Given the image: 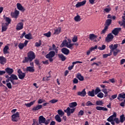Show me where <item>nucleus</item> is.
Here are the masks:
<instances>
[{"label":"nucleus","instance_id":"nucleus-1","mask_svg":"<svg viewBox=\"0 0 125 125\" xmlns=\"http://www.w3.org/2000/svg\"><path fill=\"white\" fill-rule=\"evenodd\" d=\"M36 58L35 54L33 51H30L27 53V57H25L24 60L22 61V62L25 63L32 62Z\"/></svg>","mask_w":125,"mask_h":125},{"label":"nucleus","instance_id":"nucleus-2","mask_svg":"<svg viewBox=\"0 0 125 125\" xmlns=\"http://www.w3.org/2000/svg\"><path fill=\"white\" fill-rule=\"evenodd\" d=\"M76 108H70L69 107L65 110H64V112L67 113L68 117L70 116L71 114H72L75 112Z\"/></svg>","mask_w":125,"mask_h":125},{"label":"nucleus","instance_id":"nucleus-3","mask_svg":"<svg viewBox=\"0 0 125 125\" xmlns=\"http://www.w3.org/2000/svg\"><path fill=\"white\" fill-rule=\"evenodd\" d=\"M18 76L20 79L23 80V79H24V78L26 76V74L25 73L22 72V71L21 69H19L18 70Z\"/></svg>","mask_w":125,"mask_h":125},{"label":"nucleus","instance_id":"nucleus-4","mask_svg":"<svg viewBox=\"0 0 125 125\" xmlns=\"http://www.w3.org/2000/svg\"><path fill=\"white\" fill-rule=\"evenodd\" d=\"M122 28L120 27H116L114 29V30H112L111 33L112 34L117 36L119 32L121 31Z\"/></svg>","mask_w":125,"mask_h":125},{"label":"nucleus","instance_id":"nucleus-5","mask_svg":"<svg viewBox=\"0 0 125 125\" xmlns=\"http://www.w3.org/2000/svg\"><path fill=\"white\" fill-rule=\"evenodd\" d=\"M20 117V114L18 112H17L16 113L12 115V121L13 122H17L18 121V119H16L17 118Z\"/></svg>","mask_w":125,"mask_h":125},{"label":"nucleus","instance_id":"nucleus-6","mask_svg":"<svg viewBox=\"0 0 125 125\" xmlns=\"http://www.w3.org/2000/svg\"><path fill=\"white\" fill-rule=\"evenodd\" d=\"M114 39V36L112 34V33H109L108 34L107 36L105 38V42H110L113 40Z\"/></svg>","mask_w":125,"mask_h":125},{"label":"nucleus","instance_id":"nucleus-7","mask_svg":"<svg viewBox=\"0 0 125 125\" xmlns=\"http://www.w3.org/2000/svg\"><path fill=\"white\" fill-rule=\"evenodd\" d=\"M18 80V78L17 76L14 74H12V75H10V77H9V78H7V79L6 80V82L9 83L10 81L11 82V80Z\"/></svg>","mask_w":125,"mask_h":125},{"label":"nucleus","instance_id":"nucleus-8","mask_svg":"<svg viewBox=\"0 0 125 125\" xmlns=\"http://www.w3.org/2000/svg\"><path fill=\"white\" fill-rule=\"evenodd\" d=\"M5 73H7L9 76H11L14 72L13 69L7 67L5 69Z\"/></svg>","mask_w":125,"mask_h":125},{"label":"nucleus","instance_id":"nucleus-9","mask_svg":"<svg viewBox=\"0 0 125 125\" xmlns=\"http://www.w3.org/2000/svg\"><path fill=\"white\" fill-rule=\"evenodd\" d=\"M78 63H83V62H81V61L73 62H72V65L68 66V70L71 71V70L73 69L74 66H75V64Z\"/></svg>","mask_w":125,"mask_h":125},{"label":"nucleus","instance_id":"nucleus-10","mask_svg":"<svg viewBox=\"0 0 125 125\" xmlns=\"http://www.w3.org/2000/svg\"><path fill=\"white\" fill-rule=\"evenodd\" d=\"M42 107V104H37V106H34L33 108H32V111L36 112V111L39 110L41 109Z\"/></svg>","mask_w":125,"mask_h":125},{"label":"nucleus","instance_id":"nucleus-11","mask_svg":"<svg viewBox=\"0 0 125 125\" xmlns=\"http://www.w3.org/2000/svg\"><path fill=\"white\" fill-rule=\"evenodd\" d=\"M55 56V52L54 51H51L45 56L46 58H53Z\"/></svg>","mask_w":125,"mask_h":125},{"label":"nucleus","instance_id":"nucleus-12","mask_svg":"<svg viewBox=\"0 0 125 125\" xmlns=\"http://www.w3.org/2000/svg\"><path fill=\"white\" fill-rule=\"evenodd\" d=\"M86 0H84L83 1H82V2H78L77 4H76L75 7L76 8L81 7L83 6L84 5H85V4H86Z\"/></svg>","mask_w":125,"mask_h":125},{"label":"nucleus","instance_id":"nucleus-13","mask_svg":"<svg viewBox=\"0 0 125 125\" xmlns=\"http://www.w3.org/2000/svg\"><path fill=\"white\" fill-rule=\"evenodd\" d=\"M9 25L6 23H2L1 24V32H6Z\"/></svg>","mask_w":125,"mask_h":125},{"label":"nucleus","instance_id":"nucleus-14","mask_svg":"<svg viewBox=\"0 0 125 125\" xmlns=\"http://www.w3.org/2000/svg\"><path fill=\"white\" fill-rule=\"evenodd\" d=\"M61 51L64 55H68L70 53V50L67 48H62L61 49Z\"/></svg>","mask_w":125,"mask_h":125},{"label":"nucleus","instance_id":"nucleus-15","mask_svg":"<svg viewBox=\"0 0 125 125\" xmlns=\"http://www.w3.org/2000/svg\"><path fill=\"white\" fill-rule=\"evenodd\" d=\"M58 57L62 62H64L66 60V57L63 54H58Z\"/></svg>","mask_w":125,"mask_h":125},{"label":"nucleus","instance_id":"nucleus-16","mask_svg":"<svg viewBox=\"0 0 125 125\" xmlns=\"http://www.w3.org/2000/svg\"><path fill=\"white\" fill-rule=\"evenodd\" d=\"M46 121V118H44L43 116H40L39 117V124H44Z\"/></svg>","mask_w":125,"mask_h":125},{"label":"nucleus","instance_id":"nucleus-17","mask_svg":"<svg viewBox=\"0 0 125 125\" xmlns=\"http://www.w3.org/2000/svg\"><path fill=\"white\" fill-rule=\"evenodd\" d=\"M3 19L5 20V21L6 22V23H4V24H7V25H9L10 24H11V19H10V18L5 17V15H4Z\"/></svg>","mask_w":125,"mask_h":125},{"label":"nucleus","instance_id":"nucleus-18","mask_svg":"<svg viewBox=\"0 0 125 125\" xmlns=\"http://www.w3.org/2000/svg\"><path fill=\"white\" fill-rule=\"evenodd\" d=\"M23 28V23L22 22H20L16 26V30H22Z\"/></svg>","mask_w":125,"mask_h":125},{"label":"nucleus","instance_id":"nucleus-19","mask_svg":"<svg viewBox=\"0 0 125 125\" xmlns=\"http://www.w3.org/2000/svg\"><path fill=\"white\" fill-rule=\"evenodd\" d=\"M17 7L18 9L22 12H24L25 11V9H24V7H23L21 4H20L19 3H17Z\"/></svg>","mask_w":125,"mask_h":125},{"label":"nucleus","instance_id":"nucleus-20","mask_svg":"<svg viewBox=\"0 0 125 125\" xmlns=\"http://www.w3.org/2000/svg\"><path fill=\"white\" fill-rule=\"evenodd\" d=\"M78 95L80 96H82L84 97L85 95H86V92H85V89H83L82 92H78Z\"/></svg>","mask_w":125,"mask_h":125},{"label":"nucleus","instance_id":"nucleus-21","mask_svg":"<svg viewBox=\"0 0 125 125\" xmlns=\"http://www.w3.org/2000/svg\"><path fill=\"white\" fill-rule=\"evenodd\" d=\"M6 63V59L3 56H0V63L4 65Z\"/></svg>","mask_w":125,"mask_h":125},{"label":"nucleus","instance_id":"nucleus-22","mask_svg":"<svg viewBox=\"0 0 125 125\" xmlns=\"http://www.w3.org/2000/svg\"><path fill=\"white\" fill-rule=\"evenodd\" d=\"M26 72L34 73L35 72L34 67L28 66L26 67Z\"/></svg>","mask_w":125,"mask_h":125},{"label":"nucleus","instance_id":"nucleus-23","mask_svg":"<svg viewBox=\"0 0 125 125\" xmlns=\"http://www.w3.org/2000/svg\"><path fill=\"white\" fill-rule=\"evenodd\" d=\"M118 47V44H115L114 45V46H113V44H112L111 45L109 46L111 51H113L114 50L117 49Z\"/></svg>","mask_w":125,"mask_h":125},{"label":"nucleus","instance_id":"nucleus-24","mask_svg":"<svg viewBox=\"0 0 125 125\" xmlns=\"http://www.w3.org/2000/svg\"><path fill=\"white\" fill-rule=\"evenodd\" d=\"M112 24V20L111 19H108L105 21V23L104 24L105 27L108 28L109 26Z\"/></svg>","mask_w":125,"mask_h":125},{"label":"nucleus","instance_id":"nucleus-25","mask_svg":"<svg viewBox=\"0 0 125 125\" xmlns=\"http://www.w3.org/2000/svg\"><path fill=\"white\" fill-rule=\"evenodd\" d=\"M121 98L125 99V93L122 92L118 94L117 100H120Z\"/></svg>","mask_w":125,"mask_h":125},{"label":"nucleus","instance_id":"nucleus-26","mask_svg":"<svg viewBox=\"0 0 125 125\" xmlns=\"http://www.w3.org/2000/svg\"><path fill=\"white\" fill-rule=\"evenodd\" d=\"M76 78L79 79L80 81H84V77L80 73H78L77 75H76Z\"/></svg>","mask_w":125,"mask_h":125},{"label":"nucleus","instance_id":"nucleus-27","mask_svg":"<svg viewBox=\"0 0 125 125\" xmlns=\"http://www.w3.org/2000/svg\"><path fill=\"white\" fill-rule=\"evenodd\" d=\"M96 109L98 111H99V110H103L104 111H108L107 108H106V107H102V106H97L96 107Z\"/></svg>","mask_w":125,"mask_h":125},{"label":"nucleus","instance_id":"nucleus-28","mask_svg":"<svg viewBox=\"0 0 125 125\" xmlns=\"http://www.w3.org/2000/svg\"><path fill=\"white\" fill-rule=\"evenodd\" d=\"M55 119L58 123H61L62 122V119L61 118V116H60L59 114H57L55 116Z\"/></svg>","mask_w":125,"mask_h":125},{"label":"nucleus","instance_id":"nucleus-29","mask_svg":"<svg viewBox=\"0 0 125 125\" xmlns=\"http://www.w3.org/2000/svg\"><path fill=\"white\" fill-rule=\"evenodd\" d=\"M95 90L92 89L91 91H89L87 92V95L91 97H94L95 96Z\"/></svg>","mask_w":125,"mask_h":125},{"label":"nucleus","instance_id":"nucleus-30","mask_svg":"<svg viewBox=\"0 0 125 125\" xmlns=\"http://www.w3.org/2000/svg\"><path fill=\"white\" fill-rule=\"evenodd\" d=\"M97 38V36H96L94 34H90L89 35V39H90L91 41H94Z\"/></svg>","mask_w":125,"mask_h":125},{"label":"nucleus","instance_id":"nucleus-31","mask_svg":"<svg viewBox=\"0 0 125 125\" xmlns=\"http://www.w3.org/2000/svg\"><path fill=\"white\" fill-rule=\"evenodd\" d=\"M9 49V47L8 46H5L3 49V52L4 54H7L9 53V52L8 50Z\"/></svg>","mask_w":125,"mask_h":125},{"label":"nucleus","instance_id":"nucleus-32","mask_svg":"<svg viewBox=\"0 0 125 125\" xmlns=\"http://www.w3.org/2000/svg\"><path fill=\"white\" fill-rule=\"evenodd\" d=\"M61 32V28L58 27L55 30L54 35H59Z\"/></svg>","mask_w":125,"mask_h":125},{"label":"nucleus","instance_id":"nucleus-33","mask_svg":"<svg viewBox=\"0 0 125 125\" xmlns=\"http://www.w3.org/2000/svg\"><path fill=\"white\" fill-rule=\"evenodd\" d=\"M24 37L26 39H27L28 40L33 39V37H32V34H31V33H29L28 34H26Z\"/></svg>","mask_w":125,"mask_h":125},{"label":"nucleus","instance_id":"nucleus-34","mask_svg":"<svg viewBox=\"0 0 125 125\" xmlns=\"http://www.w3.org/2000/svg\"><path fill=\"white\" fill-rule=\"evenodd\" d=\"M78 105V104L76 102L70 103L69 104V106L70 108H74Z\"/></svg>","mask_w":125,"mask_h":125},{"label":"nucleus","instance_id":"nucleus-35","mask_svg":"<svg viewBox=\"0 0 125 125\" xmlns=\"http://www.w3.org/2000/svg\"><path fill=\"white\" fill-rule=\"evenodd\" d=\"M57 113L60 117H62L64 115V112L62 109L58 110Z\"/></svg>","mask_w":125,"mask_h":125},{"label":"nucleus","instance_id":"nucleus-36","mask_svg":"<svg viewBox=\"0 0 125 125\" xmlns=\"http://www.w3.org/2000/svg\"><path fill=\"white\" fill-rule=\"evenodd\" d=\"M74 20L76 22L80 21H81V16L79 15L75 16L74 18Z\"/></svg>","mask_w":125,"mask_h":125},{"label":"nucleus","instance_id":"nucleus-37","mask_svg":"<svg viewBox=\"0 0 125 125\" xmlns=\"http://www.w3.org/2000/svg\"><path fill=\"white\" fill-rule=\"evenodd\" d=\"M101 91L100 88L99 87H97L96 89L94 90V94L95 95H97L99 93H100Z\"/></svg>","mask_w":125,"mask_h":125},{"label":"nucleus","instance_id":"nucleus-38","mask_svg":"<svg viewBox=\"0 0 125 125\" xmlns=\"http://www.w3.org/2000/svg\"><path fill=\"white\" fill-rule=\"evenodd\" d=\"M35 102H36V101H34L33 102H31L30 103L25 104V106H26L27 107H30V106L34 105Z\"/></svg>","mask_w":125,"mask_h":125},{"label":"nucleus","instance_id":"nucleus-39","mask_svg":"<svg viewBox=\"0 0 125 125\" xmlns=\"http://www.w3.org/2000/svg\"><path fill=\"white\" fill-rule=\"evenodd\" d=\"M68 44H69V42H67L66 40H64L62 42L61 44L62 47H64V45H67Z\"/></svg>","mask_w":125,"mask_h":125},{"label":"nucleus","instance_id":"nucleus-40","mask_svg":"<svg viewBox=\"0 0 125 125\" xmlns=\"http://www.w3.org/2000/svg\"><path fill=\"white\" fill-rule=\"evenodd\" d=\"M74 45V43H68L67 45H66L65 46L69 48L70 50H72L73 49V46Z\"/></svg>","mask_w":125,"mask_h":125},{"label":"nucleus","instance_id":"nucleus-41","mask_svg":"<svg viewBox=\"0 0 125 125\" xmlns=\"http://www.w3.org/2000/svg\"><path fill=\"white\" fill-rule=\"evenodd\" d=\"M120 123H123L124 122V121H125L124 114H122V115L120 116Z\"/></svg>","mask_w":125,"mask_h":125},{"label":"nucleus","instance_id":"nucleus-42","mask_svg":"<svg viewBox=\"0 0 125 125\" xmlns=\"http://www.w3.org/2000/svg\"><path fill=\"white\" fill-rule=\"evenodd\" d=\"M108 27L107 26H105L104 27V29L101 32V34H105L106 32L107 31V30H108Z\"/></svg>","mask_w":125,"mask_h":125},{"label":"nucleus","instance_id":"nucleus-43","mask_svg":"<svg viewBox=\"0 0 125 125\" xmlns=\"http://www.w3.org/2000/svg\"><path fill=\"white\" fill-rule=\"evenodd\" d=\"M18 46L20 49L21 50L25 46L23 44V43H20Z\"/></svg>","mask_w":125,"mask_h":125},{"label":"nucleus","instance_id":"nucleus-44","mask_svg":"<svg viewBox=\"0 0 125 125\" xmlns=\"http://www.w3.org/2000/svg\"><path fill=\"white\" fill-rule=\"evenodd\" d=\"M106 48V45L104 44H103L102 47L99 46L98 47V49L101 51H103L104 50H105Z\"/></svg>","mask_w":125,"mask_h":125},{"label":"nucleus","instance_id":"nucleus-45","mask_svg":"<svg viewBox=\"0 0 125 125\" xmlns=\"http://www.w3.org/2000/svg\"><path fill=\"white\" fill-rule=\"evenodd\" d=\"M52 48H53V50H54L56 53H58L59 50L57 48H56L55 44H52Z\"/></svg>","mask_w":125,"mask_h":125},{"label":"nucleus","instance_id":"nucleus-46","mask_svg":"<svg viewBox=\"0 0 125 125\" xmlns=\"http://www.w3.org/2000/svg\"><path fill=\"white\" fill-rule=\"evenodd\" d=\"M96 104L97 106H102L103 103L102 101H97L96 103Z\"/></svg>","mask_w":125,"mask_h":125},{"label":"nucleus","instance_id":"nucleus-47","mask_svg":"<svg viewBox=\"0 0 125 125\" xmlns=\"http://www.w3.org/2000/svg\"><path fill=\"white\" fill-rule=\"evenodd\" d=\"M94 104H92V103L90 101H88L86 103V106H94Z\"/></svg>","mask_w":125,"mask_h":125},{"label":"nucleus","instance_id":"nucleus-48","mask_svg":"<svg viewBox=\"0 0 125 125\" xmlns=\"http://www.w3.org/2000/svg\"><path fill=\"white\" fill-rule=\"evenodd\" d=\"M111 98H109L110 101H112V100H114L115 99L117 98V94L113 95L111 96Z\"/></svg>","mask_w":125,"mask_h":125},{"label":"nucleus","instance_id":"nucleus-49","mask_svg":"<svg viewBox=\"0 0 125 125\" xmlns=\"http://www.w3.org/2000/svg\"><path fill=\"white\" fill-rule=\"evenodd\" d=\"M112 55V53L111 52L109 53V54H103V58H106L107 57H109V56H111Z\"/></svg>","mask_w":125,"mask_h":125},{"label":"nucleus","instance_id":"nucleus-50","mask_svg":"<svg viewBox=\"0 0 125 125\" xmlns=\"http://www.w3.org/2000/svg\"><path fill=\"white\" fill-rule=\"evenodd\" d=\"M104 94L103 92H100L98 95L97 97L100 99H102L104 97Z\"/></svg>","mask_w":125,"mask_h":125},{"label":"nucleus","instance_id":"nucleus-51","mask_svg":"<svg viewBox=\"0 0 125 125\" xmlns=\"http://www.w3.org/2000/svg\"><path fill=\"white\" fill-rule=\"evenodd\" d=\"M45 102V100L40 99H39V100L38 101V104H42Z\"/></svg>","mask_w":125,"mask_h":125},{"label":"nucleus","instance_id":"nucleus-52","mask_svg":"<svg viewBox=\"0 0 125 125\" xmlns=\"http://www.w3.org/2000/svg\"><path fill=\"white\" fill-rule=\"evenodd\" d=\"M111 11V8H106L104 10V13H109V12H110Z\"/></svg>","mask_w":125,"mask_h":125},{"label":"nucleus","instance_id":"nucleus-53","mask_svg":"<svg viewBox=\"0 0 125 125\" xmlns=\"http://www.w3.org/2000/svg\"><path fill=\"white\" fill-rule=\"evenodd\" d=\"M58 102V100L52 99L49 101V103H51L52 104H54Z\"/></svg>","mask_w":125,"mask_h":125},{"label":"nucleus","instance_id":"nucleus-54","mask_svg":"<svg viewBox=\"0 0 125 125\" xmlns=\"http://www.w3.org/2000/svg\"><path fill=\"white\" fill-rule=\"evenodd\" d=\"M44 35L46 37L49 38L51 36V32L49 31L48 33H44Z\"/></svg>","mask_w":125,"mask_h":125},{"label":"nucleus","instance_id":"nucleus-55","mask_svg":"<svg viewBox=\"0 0 125 125\" xmlns=\"http://www.w3.org/2000/svg\"><path fill=\"white\" fill-rule=\"evenodd\" d=\"M34 62L37 65H40V60L38 59H36L35 60H34Z\"/></svg>","mask_w":125,"mask_h":125},{"label":"nucleus","instance_id":"nucleus-56","mask_svg":"<svg viewBox=\"0 0 125 125\" xmlns=\"http://www.w3.org/2000/svg\"><path fill=\"white\" fill-rule=\"evenodd\" d=\"M42 45V42L41 41H39V42H36L35 43V46L36 47H40Z\"/></svg>","mask_w":125,"mask_h":125},{"label":"nucleus","instance_id":"nucleus-57","mask_svg":"<svg viewBox=\"0 0 125 125\" xmlns=\"http://www.w3.org/2000/svg\"><path fill=\"white\" fill-rule=\"evenodd\" d=\"M6 85H7V87L8 88V89H11L12 88L11 83H7Z\"/></svg>","mask_w":125,"mask_h":125},{"label":"nucleus","instance_id":"nucleus-58","mask_svg":"<svg viewBox=\"0 0 125 125\" xmlns=\"http://www.w3.org/2000/svg\"><path fill=\"white\" fill-rule=\"evenodd\" d=\"M106 121H107L109 122H112L114 121L113 118L111 116H110L107 119H106Z\"/></svg>","mask_w":125,"mask_h":125},{"label":"nucleus","instance_id":"nucleus-59","mask_svg":"<svg viewBox=\"0 0 125 125\" xmlns=\"http://www.w3.org/2000/svg\"><path fill=\"white\" fill-rule=\"evenodd\" d=\"M84 114V111L83 110H80L78 114V116H82Z\"/></svg>","mask_w":125,"mask_h":125},{"label":"nucleus","instance_id":"nucleus-60","mask_svg":"<svg viewBox=\"0 0 125 125\" xmlns=\"http://www.w3.org/2000/svg\"><path fill=\"white\" fill-rule=\"evenodd\" d=\"M114 121H115L117 124H120V123H121L119 119L117 118H115L114 120Z\"/></svg>","mask_w":125,"mask_h":125},{"label":"nucleus","instance_id":"nucleus-61","mask_svg":"<svg viewBox=\"0 0 125 125\" xmlns=\"http://www.w3.org/2000/svg\"><path fill=\"white\" fill-rule=\"evenodd\" d=\"M78 80L77 78H74L73 81V83L74 84H78Z\"/></svg>","mask_w":125,"mask_h":125},{"label":"nucleus","instance_id":"nucleus-62","mask_svg":"<svg viewBox=\"0 0 125 125\" xmlns=\"http://www.w3.org/2000/svg\"><path fill=\"white\" fill-rule=\"evenodd\" d=\"M119 51H120V50H118V49H116V51H114V52H113L114 56H116Z\"/></svg>","mask_w":125,"mask_h":125},{"label":"nucleus","instance_id":"nucleus-63","mask_svg":"<svg viewBox=\"0 0 125 125\" xmlns=\"http://www.w3.org/2000/svg\"><path fill=\"white\" fill-rule=\"evenodd\" d=\"M97 49V45H95L94 47H91L90 48L89 50L91 51H94V50H96Z\"/></svg>","mask_w":125,"mask_h":125},{"label":"nucleus","instance_id":"nucleus-64","mask_svg":"<svg viewBox=\"0 0 125 125\" xmlns=\"http://www.w3.org/2000/svg\"><path fill=\"white\" fill-rule=\"evenodd\" d=\"M77 41H78V37H77L75 36L74 37H73V38L72 39V42H77Z\"/></svg>","mask_w":125,"mask_h":125}]
</instances>
